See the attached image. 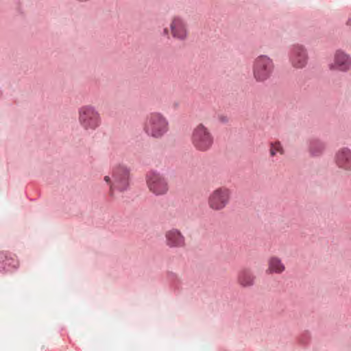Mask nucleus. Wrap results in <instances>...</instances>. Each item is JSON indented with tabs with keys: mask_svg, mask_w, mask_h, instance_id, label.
<instances>
[{
	"mask_svg": "<svg viewBox=\"0 0 351 351\" xmlns=\"http://www.w3.org/2000/svg\"><path fill=\"white\" fill-rule=\"evenodd\" d=\"M255 281V276L248 269H243L238 273L237 282L243 288L253 286Z\"/></svg>",
	"mask_w": 351,
	"mask_h": 351,
	"instance_id": "obj_13",
	"label": "nucleus"
},
{
	"mask_svg": "<svg viewBox=\"0 0 351 351\" xmlns=\"http://www.w3.org/2000/svg\"><path fill=\"white\" fill-rule=\"evenodd\" d=\"M324 143L319 140L315 139L310 142L309 151L312 155L318 156L324 152Z\"/></svg>",
	"mask_w": 351,
	"mask_h": 351,
	"instance_id": "obj_15",
	"label": "nucleus"
},
{
	"mask_svg": "<svg viewBox=\"0 0 351 351\" xmlns=\"http://www.w3.org/2000/svg\"><path fill=\"white\" fill-rule=\"evenodd\" d=\"M129 170L124 167H117L112 170V178L109 176L104 180L110 185V194L113 196L115 191H123L129 186Z\"/></svg>",
	"mask_w": 351,
	"mask_h": 351,
	"instance_id": "obj_4",
	"label": "nucleus"
},
{
	"mask_svg": "<svg viewBox=\"0 0 351 351\" xmlns=\"http://www.w3.org/2000/svg\"><path fill=\"white\" fill-rule=\"evenodd\" d=\"M166 244L169 247H182L185 245V238L181 232L176 228L165 233Z\"/></svg>",
	"mask_w": 351,
	"mask_h": 351,
	"instance_id": "obj_12",
	"label": "nucleus"
},
{
	"mask_svg": "<svg viewBox=\"0 0 351 351\" xmlns=\"http://www.w3.org/2000/svg\"><path fill=\"white\" fill-rule=\"evenodd\" d=\"M274 69V62L267 56H259L253 62V76L256 82H263L268 80L271 76Z\"/></svg>",
	"mask_w": 351,
	"mask_h": 351,
	"instance_id": "obj_5",
	"label": "nucleus"
},
{
	"mask_svg": "<svg viewBox=\"0 0 351 351\" xmlns=\"http://www.w3.org/2000/svg\"><path fill=\"white\" fill-rule=\"evenodd\" d=\"M191 141L196 150L204 152L212 147L214 137L208 128L199 123L193 130Z\"/></svg>",
	"mask_w": 351,
	"mask_h": 351,
	"instance_id": "obj_3",
	"label": "nucleus"
},
{
	"mask_svg": "<svg viewBox=\"0 0 351 351\" xmlns=\"http://www.w3.org/2000/svg\"><path fill=\"white\" fill-rule=\"evenodd\" d=\"M331 71H347L351 69V57L341 50H337L334 55L333 62L329 64Z\"/></svg>",
	"mask_w": 351,
	"mask_h": 351,
	"instance_id": "obj_10",
	"label": "nucleus"
},
{
	"mask_svg": "<svg viewBox=\"0 0 351 351\" xmlns=\"http://www.w3.org/2000/svg\"><path fill=\"white\" fill-rule=\"evenodd\" d=\"M267 272L269 274H282L285 270V265L281 258L278 256H271L268 260Z\"/></svg>",
	"mask_w": 351,
	"mask_h": 351,
	"instance_id": "obj_14",
	"label": "nucleus"
},
{
	"mask_svg": "<svg viewBox=\"0 0 351 351\" xmlns=\"http://www.w3.org/2000/svg\"><path fill=\"white\" fill-rule=\"evenodd\" d=\"M230 189L225 186L218 187L209 195L208 206L213 211H221L230 204Z\"/></svg>",
	"mask_w": 351,
	"mask_h": 351,
	"instance_id": "obj_7",
	"label": "nucleus"
},
{
	"mask_svg": "<svg viewBox=\"0 0 351 351\" xmlns=\"http://www.w3.org/2000/svg\"><path fill=\"white\" fill-rule=\"evenodd\" d=\"M285 150L279 141H275L270 143L269 154L270 156L274 157L277 154H284Z\"/></svg>",
	"mask_w": 351,
	"mask_h": 351,
	"instance_id": "obj_16",
	"label": "nucleus"
},
{
	"mask_svg": "<svg viewBox=\"0 0 351 351\" xmlns=\"http://www.w3.org/2000/svg\"><path fill=\"white\" fill-rule=\"evenodd\" d=\"M146 183L149 191L156 196L164 195L169 191L167 178L156 171H149L146 174Z\"/></svg>",
	"mask_w": 351,
	"mask_h": 351,
	"instance_id": "obj_6",
	"label": "nucleus"
},
{
	"mask_svg": "<svg viewBox=\"0 0 351 351\" xmlns=\"http://www.w3.org/2000/svg\"><path fill=\"white\" fill-rule=\"evenodd\" d=\"M143 130L149 136L160 138L169 130L168 120L160 112H152L146 117Z\"/></svg>",
	"mask_w": 351,
	"mask_h": 351,
	"instance_id": "obj_1",
	"label": "nucleus"
},
{
	"mask_svg": "<svg viewBox=\"0 0 351 351\" xmlns=\"http://www.w3.org/2000/svg\"><path fill=\"white\" fill-rule=\"evenodd\" d=\"M172 36L180 40H184L189 35V30L186 21L180 16L172 18L169 25Z\"/></svg>",
	"mask_w": 351,
	"mask_h": 351,
	"instance_id": "obj_9",
	"label": "nucleus"
},
{
	"mask_svg": "<svg viewBox=\"0 0 351 351\" xmlns=\"http://www.w3.org/2000/svg\"><path fill=\"white\" fill-rule=\"evenodd\" d=\"M335 163L337 166L345 171H351V149L347 147H343L339 149L335 158Z\"/></svg>",
	"mask_w": 351,
	"mask_h": 351,
	"instance_id": "obj_11",
	"label": "nucleus"
},
{
	"mask_svg": "<svg viewBox=\"0 0 351 351\" xmlns=\"http://www.w3.org/2000/svg\"><path fill=\"white\" fill-rule=\"evenodd\" d=\"M164 33H165V34H167V35L169 34V30H168V29H167V28H166V29H164Z\"/></svg>",
	"mask_w": 351,
	"mask_h": 351,
	"instance_id": "obj_17",
	"label": "nucleus"
},
{
	"mask_svg": "<svg viewBox=\"0 0 351 351\" xmlns=\"http://www.w3.org/2000/svg\"><path fill=\"white\" fill-rule=\"evenodd\" d=\"M78 121L86 131H94L101 123L99 112L91 105H85L78 110Z\"/></svg>",
	"mask_w": 351,
	"mask_h": 351,
	"instance_id": "obj_2",
	"label": "nucleus"
},
{
	"mask_svg": "<svg viewBox=\"0 0 351 351\" xmlns=\"http://www.w3.org/2000/svg\"><path fill=\"white\" fill-rule=\"evenodd\" d=\"M308 56L306 48L300 45H295L290 52L289 60L295 69H302L306 66Z\"/></svg>",
	"mask_w": 351,
	"mask_h": 351,
	"instance_id": "obj_8",
	"label": "nucleus"
}]
</instances>
